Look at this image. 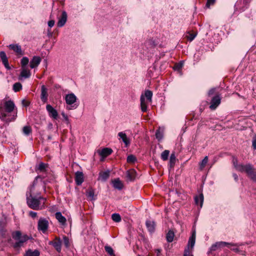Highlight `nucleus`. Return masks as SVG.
Returning a JSON list of instances; mask_svg holds the SVG:
<instances>
[{"mask_svg": "<svg viewBox=\"0 0 256 256\" xmlns=\"http://www.w3.org/2000/svg\"><path fill=\"white\" fill-rule=\"evenodd\" d=\"M14 104L12 100H0V118L6 122H9L16 119V115L10 116L13 112Z\"/></svg>", "mask_w": 256, "mask_h": 256, "instance_id": "obj_1", "label": "nucleus"}, {"mask_svg": "<svg viewBox=\"0 0 256 256\" xmlns=\"http://www.w3.org/2000/svg\"><path fill=\"white\" fill-rule=\"evenodd\" d=\"M232 164L236 170L242 172H245L247 176L253 182H256V169L254 166L250 164H238V159L232 158Z\"/></svg>", "mask_w": 256, "mask_h": 256, "instance_id": "obj_2", "label": "nucleus"}, {"mask_svg": "<svg viewBox=\"0 0 256 256\" xmlns=\"http://www.w3.org/2000/svg\"><path fill=\"white\" fill-rule=\"evenodd\" d=\"M34 186L33 185L30 190L29 194H26L27 204L28 206L34 210H42L44 207V202L46 200L45 198L40 196L36 198L34 196Z\"/></svg>", "mask_w": 256, "mask_h": 256, "instance_id": "obj_3", "label": "nucleus"}, {"mask_svg": "<svg viewBox=\"0 0 256 256\" xmlns=\"http://www.w3.org/2000/svg\"><path fill=\"white\" fill-rule=\"evenodd\" d=\"M12 238L16 241L14 244V247L17 248L22 247L31 238L26 234L22 235L20 231H16L12 234Z\"/></svg>", "mask_w": 256, "mask_h": 256, "instance_id": "obj_4", "label": "nucleus"}, {"mask_svg": "<svg viewBox=\"0 0 256 256\" xmlns=\"http://www.w3.org/2000/svg\"><path fill=\"white\" fill-rule=\"evenodd\" d=\"M152 92L150 90H146L144 92V94H142L140 98V108L142 112L147 111V106L148 103L152 102Z\"/></svg>", "mask_w": 256, "mask_h": 256, "instance_id": "obj_5", "label": "nucleus"}, {"mask_svg": "<svg viewBox=\"0 0 256 256\" xmlns=\"http://www.w3.org/2000/svg\"><path fill=\"white\" fill-rule=\"evenodd\" d=\"M76 100V96L73 93L69 94L66 96V102L67 104L70 106L67 107L68 110L76 109L78 106V104H74Z\"/></svg>", "mask_w": 256, "mask_h": 256, "instance_id": "obj_6", "label": "nucleus"}, {"mask_svg": "<svg viewBox=\"0 0 256 256\" xmlns=\"http://www.w3.org/2000/svg\"><path fill=\"white\" fill-rule=\"evenodd\" d=\"M221 96L220 94H216L214 96L210 102V108L212 110H215L220 104Z\"/></svg>", "mask_w": 256, "mask_h": 256, "instance_id": "obj_7", "label": "nucleus"}, {"mask_svg": "<svg viewBox=\"0 0 256 256\" xmlns=\"http://www.w3.org/2000/svg\"><path fill=\"white\" fill-rule=\"evenodd\" d=\"M38 230L44 233L48 230V222L44 218H41L38 222Z\"/></svg>", "mask_w": 256, "mask_h": 256, "instance_id": "obj_8", "label": "nucleus"}, {"mask_svg": "<svg viewBox=\"0 0 256 256\" xmlns=\"http://www.w3.org/2000/svg\"><path fill=\"white\" fill-rule=\"evenodd\" d=\"M246 0H238L234 5L235 10L242 12L246 8Z\"/></svg>", "mask_w": 256, "mask_h": 256, "instance_id": "obj_9", "label": "nucleus"}, {"mask_svg": "<svg viewBox=\"0 0 256 256\" xmlns=\"http://www.w3.org/2000/svg\"><path fill=\"white\" fill-rule=\"evenodd\" d=\"M46 109L50 117L55 120H56L58 118V112L51 105L47 104L46 106Z\"/></svg>", "mask_w": 256, "mask_h": 256, "instance_id": "obj_10", "label": "nucleus"}, {"mask_svg": "<svg viewBox=\"0 0 256 256\" xmlns=\"http://www.w3.org/2000/svg\"><path fill=\"white\" fill-rule=\"evenodd\" d=\"M0 58L6 68L8 70H10L11 68L9 65L8 59L4 52H0Z\"/></svg>", "mask_w": 256, "mask_h": 256, "instance_id": "obj_11", "label": "nucleus"}, {"mask_svg": "<svg viewBox=\"0 0 256 256\" xmlns=\"http://www.w3.org/2000/svg\"><path fill=\"white\" fill-rule=\"evenodd\" d=\"M67 14L66 12L63 11L62 13L60 16L58 18V20L57 23L58 27H62L66 22L67 20Z\"/></svg>", "mask_w": 256, "mask_h": 256, "instance_id": "obj_12", "label": "nucleus"}, {"mask_svg": "<svg viewBox=\"0 0 256 256\" xmlns=\"http://www.w3.org/2000/svg\"><path fill=\"white\" fill-rule=\"evenodd\" d=\"M75 181L78 186H80L84 181V176L82 172L78 171L75 173Z\"/></svg>", "mask_w": 256, "mask_h": 256, "instance_id": "obj_13", "label": "nucleus"}, {"mask_svg": "<svg viewBox=\"0 0 256 256\" xmlns=\"http://www.w3.org/2000/svg\"><path fill=\"white\" fill-rule=\"evenodd\" d=\"M50 244L52 245L57 252H60L62 250V240L60 238H56L54 242H50Z\"/></svg>", "mask_w": 256, "mask_h": 256, "instance_id": "obj_14", "label": "nucleus"}, {"mask_svg": "<svg viewBox=\"0 0 256 256\" xmlns=\"http://www.w3.org/2000/svg\"><path fill=\"white\" fill-rule=\"evenodd\" d=\"M136 176V172L134 169H131L126 172V177L128 181H133Z\"/></svg>", "mask_w": 256, "mask_h": 256, "instance_id": "obj_15", "label": "nucleus"}, {"mask_svg": "<svg viewBox=\"0 0 256 256\" xmlns=\"http://www.w3.org/2000/svg\"><path fill=\"white\" fill-rule=\"evenodd\" d=\"M8 46L10 49L15 52L18 54H23L21 46L18 44H10Z\"/></svg>", "mask_w": 256, "mask_h": 256, "instance_id": "obj_16", "label": "nucleus"}, {"mask_svg": "<svg viewBox=\"0 0 256 256\" xmlns=\"http://www.w3.org/2000/svg\"><path fill=\"white\" fill-rule=\"evenodd\" d=\"M48 96L47 88L44 85H42L41 87L40 98L44 102H46L48 100Z\"/></svg>", "mask_w": 256, "mask_h": 256, "instance_id": "obj_17", "label": "nucleus"}, {"mask_svg": "<svg viewBox=\"0 0 256 256\" xmlns=\"http://www.w3.org/2000/svg\"><path fill=\"white\" fill-rule=\"evenodd\" d=\"M41 62V58L40 56H34L30 62V67L34 68L38 66Z\"/></svg>", "mask_w": 256, "mask_h": 256, "instance_id": "obj_18", "label": "nucleus"}, {"mask_svg": "<svg viewBox=\"0 0 256 256\" xmlns=\"http://www.w3.org/2000/svg\"><path fill=\"white\" fill-rule=\"evenodd\" d=\"M196 230H194L192 231V234L191 236L189 238L187 248H189L190 247L191 248H194V244H195V242H196Z\"/></svg>", "mask_w": 256, "mask_h": 256, "instance_id": "obj_19", "label": "nucleus"}, {"mask_svg": "<svg viewBox=\"0 0 256 256\" xmlns=\"http://www.w3.org/2000/svg\"><path fill=\"white\" fill-rule=\"evenodd\" d=\"M204 195L202 193L200 194L198 196H196L194 197V202L196 205L200 206V208H202L204 202Z\"/></svg>", "mask_w": 256, "mask_h": 256, "instance_id": "obj_20", "label": "nucleus"}, {"mask_svg": "<svg viewBox=\"0 0 256 256\" xmlns=\"http://www.w3.org/2000/svg\"><path fill=\"white\" fill-rule=\"evenodd\" d=\"M113 186L114 188L118 190H121L123 188L124 185L119 178L114 179L112 181Z\"/></svg>", "mask_w": 256, "mask_h": 256, "instance_id": "obj_21", "label": "nucleus"}, {"mask_svg": "<svg viewBox=\"0 0 256 256\" xmlns=\"http://www.w3.org/2000/svg\"><path fill=\"white\" fill-rule=\"evenodd\" d=\"M56 218L62 225L66 224V218L60 212H56L55 214Z\"/></svg>", "mask_w": 256, "mask_h": 256, "instance_id": "obj_22", "label": "nucleus"}, {"mask_svg": "<svg viewBox=\"0 0 256 256\" xmlns=\"http://www.w3.org/2000/svg\"><path fill=\"white\" fill-rule=\"evenodd\" d=\"M118 136L122 140V142H124L126 146H128L130 144V140L124 132H120L118 134Z\"/></svg>", "mask_w": 256, "mask_h": 256, "instance_id": "obj_23", "label": "nucleus"}, {"mask_svg": "<svg viewBox=\"0 0 256 256\" xmlns=\"http://www.w3.org/2000/svg\"><path fill=\"white\" fill-rule=\"evenodd\" d=\"M146 224V228L150 232H154L155 228V224L154 222L151 220H147Z\"/></svg>", "mask_w": 256, "mask_h": 256, "instance_id": "obj_24", "label": "nucleus"}, {"mask_svg": "<svg viewBox=\"0 0 256 256\" xmlns=\"http://www.w3.org/2000/svg\"><path fill=\"white\" fill-rule=\"evenodd\" d=\"M112 152V150L110 148H103L100 152V155L103 157H106L109 155H110Z\"/></svg>", "mask_w": 256, "mask_h": 256, "instance_id": "obj_25", "label": "nucleus"}, {"mask_svg": "<svg viewBox=\"0 0 256 256\" xmlns=\"http://www.w3.org/2000/svg\"><path fill=\"white\" fill-rule=\"evenodd\" d=\"M20 76L24 78H28L30 76V72L25 68H22Z\"/></svg>", "mask_w": 256, "mask_h": 256, "instance_id": "obj_26", "label": "nucleus"}, {"mask_svg": "<svg viewBox=\"0 0 256 256\" xmlns=\"http://www.w3.org/2000/svg\"><path fill=\"white\" fill-rule=\"evenodd\" d=\"M218 246V248L220 247H224L225 246H227L228 247V246H238L240 244H234V243H228L224 242H216Z\"/></svg>", "mask_w": 256, "mask_h": 256, "instance_id": "obj_27", "label": "nucleus"}, {"mask_svg": "<svg viewBox=\"0 0 256 256\" xmlns=\"http://www.w3.org/2000/svg\"><path fill=\"white\" fill-rule=\"evenodd\" d=\"M208 156H206L201 162L199 164V168L200 170H204L208 162Z\"/></svg>", "mask_w": 256, "mask_h": 256, "instance_id": "obj_28", "label": "nucleus"}, {"mask_svg": "<svg viewBox=\"0 0 256 256\" xmlns=\"http://www.w3.org/2000/svg\"><path fill=\"white\" fill-rule=\"evenodd\" d=\"M109 177V172H103L100 174L98 179L102 181H106Z\"/></svg>", "mask_w": 256, "mask_h": 256, "instance_id": "obj_29", "label": "nucleus"}, {"mask_svg": "<svg viewBox=\"0 0 256 256\" xmlns=\"http://www.w3.org/2000/svg\"><path fill=\"white\" fill-rule=\"evenodd\" d=\"M40 254L38 250H35L32 251L31 250H28L26 252L25 256H39Z\"/></svg>", "mask_w": 256, "mask_h": 256, "instance_id": "obj_30", "label": "nucleus"}, {"mask_svg": "<svg viewBox=\"0 0 256 256\" xmlns=\"http://www.w3.org/2000/svg\"><path fill=\"white\" fill-rule=\"evenodd\" d=\"M174 232L172 230H169L168 232L166 234V240L168 242H171L174 240Z\"/></svg>", "mask_w": 256, "mask_h": 256, "instance_id": "obj_31", "label": "nucleus"}, {"mask_svg": "<svg viewBox=\"0 0 256 256\" xmlns=\"http://www.w3.org/2000/svg\"><path fill=\"white\" fill-rule=\"evenodd\" d=\"M176 161V156L174 153H172L170 158V168L174 166Z\"/></svg>", "mask_w": 256, "mask_h": 256, "instance_id": "obj_32", "label": "nucleus"}, {"mask_svg": "<svg viewBox=\"0 0 256 256\" xmlns=\"http://www.w3.org/2000/svg\"><path fill=\"white\" fill-rule=\"evenodd\" d=\"M54 12H53L50 15V18H51V20H49L48 22V26L50 28H52L54 24H55V21L54 20Z\"/></svg>", "mask_w": 256, "mask_h": 256, "instance_id": "obj_33", "label": "nucleus"}, {"mask_svg": "<svg viewBox=\"0 0 256 256\" xmlns=\"http://www.w3.org/2000/svg\"><path fill=\"white\" fill-rule=\"evenodd\" d=\"M32 132V128L30 126H24L22 128V132L26 136H28Z\"/></svg>", "mask_w": 256, "mask_h": 256, "instance_id": "obj_34", "label": "nucleus"}, {"mask_svg": "<svg viewBox=\"0 0 256 256\" xmlns=\"http://www.w3.org/2000/svg\"><path fill=\"white\" fill-rule=\"evenodd\" d=\"M170 154V151L168 150H164L161 154V158L163 160H166L168 159V156Z\"/></svg>", "mask_w": 256, "mask_h": 256, "instance_id": "obj_35", "label": "nucleus"}, {"mask_svg": "<svg viewBox=\"0 0 256 256\" xmlns=\"http://www.w3.org/2000/svg\"><path fill=\"white\" fill-rule=\"evenodd\" d=\"M22 88V85L20 82H16L13 85V90L15 92L20 91Z\"/></svg>", "mask_w": 256, "mask_h": 256, "instance_id": "obj_36", "label": "nucleus"}, {"mask_svg": "<svg viewBox=\"0 0 256 256\" xmlns=\"http://www.w3.org/2000/svg\"><path fill=\"white\" fill-rule=\"evenodd\" d=\"M112 220L115 222H120L121 220V217L118 214H113L112 215Z\"/></svg>", "mask_w": 256, "mask_h": 256, "instance_id": "obj_37", "label": "nucleus"}, {"mask_svg": "<svg viewBox=\"0 0 256 256\" xmlns=\"http://www.w3.org/2000/svg\"><path fill=\"white\" fill-rule=\"evenodd\" d=\"M136 161V157L132 154L129 155L127 157V162L128 163L133 164V163H134Z\"/></svg>", "mask_w": 256, "mask_h": 256, "instance_id": "obj_38", "label": "nucleus"}, {"mask_svg": "<svg viewBox=\"0 0 256 256\" xmlns=\"http://www.w3.org/2000/svg\"><path fill=\"white\" fill-rule=\"evenodd\" d=\"M237 244H239L240 245L238 246H228V248H230L232 250V251H234V252H236L239 253L241 251L239 249L238 246H242V244H240V243H237Z\"/></svg>", "mask_w": 256, "mask_h": 256, "instance_id": "obj_39", "label": "nucleus"}, {"mask_svg": "<svg viewBox=\"0 0 256 256\" xmlns=\"http://www.w3.org/2000/svg\"><path fill=\"white\" fill-rule=\"evenodd\" d=\"M183 66H184V62L181 61L180 62L174 65V68L176 70L179 71V70H181Z\"/></svg>", "mask_w": 256, "mask_h": 256, "instance_id": "obj_40", "label": "nucleus"}, {"mask_svg": "<svg viewBox=\"0 0 256 256\" xmlns=\"http://www.w3.org/2000/svg\"><path fill=\"white\" fill-rule=\"evenodd\" d=\"M29 60L27 57H23L21 60L22 68H24L28 63Z\"/></svg>", "mask_w": 256, "mask_h": 256, "instance_id": "obj_41", "label": "nucleus"}, {"mask_svg": "<svg viewBox=\"0 0 256 256\" xmlns=\"http://www.w3.org/2000/svg\"><path fill=\"white\" fill-rule=\"evenodd\" d=\"M47 166L46 164L44 162H40L38 166V170L40 172H44Z\"/></svg>", "mask_w": 256, "mask_h": 256, "instance_id": "obj_42", "label": "nucleus"}, {"mask_svg": "<svg viewBox=\"0 0 256 256\" xmlns=\"http://www.w3.org/2000/svg\"><path fill=\"white\" fill-rule=\"evenodd\" d=\"M94 190L92 189L89 190L86 192V196H88V197L90 198V199L92 200H94Z\"/></svg>", "mask_w": 256, "mask_h": 256, "instance_id": "obj_43", "label": "nucleus"}, {"mask_svg": "<svg viewBox=\"0 0 256 256\" xmlns=\"http://www.w3.org/2000/svg\"><path fill=\"white\" fill-rule=\"evenodd\" d=\"M104 249H105L106 252L108 254H109L110 256H114V250H113V249L112 248V247H110V246H104Z\"/></svg>", "mask_w": 256, "mask_h": 256, "instance_id": "obj_44", "label": "nucleus"}, {"mask_svg": "<svg viewBox=\"0 0 256 256\" xmlns=\"http://www.w3.org/2000/svg\"><path fill=\"white\" fill-rule=\"evenodd\" d=\"M63 242L66 248L70 246V240L69 238L66 236H63Z\"/></svg>", "mask_w": 256, "mask_h": 256, "instance_id": "obj_45", "label": "nucleus"}, {"mask_svg": "<svg viewBox=\"0 0 256 256\" xmlns=\"http://www.w3.org/2000/svg\"><path fill=\"white\" fill-rule=\"evenodd\" d=\"M162 133L160 131V130H158L156 132V138L158 140H160L162 139Z\"/></svg>", "mask_w": 256, "mask_h": 256, "instance_id": "obj_46", "label": "nucleus"}, {"mask_svg": "<svg viewBox=\"0 0 256 256\" xmlns=\"http://www.w3.org/2000/svg\"><path fill=\"white\" fill-rule=\"evenodd\" d=\"M196 36V34L190 33H189L186 36L188 40L190 42H192V40H194Z\"/></svg>", "mask_w": 256, "mask_h": 256, "instance_id": "obj_47", "label": "nucleus"}, {"mask_svg": "<svg viewBox=\"0 0 256 256\" xmlns=\"http://www.w3.org/2000/svg\"><path fill=\"white\" fill-rule=\"evenodd\" d=\"M146 44L147 45L151 46H154L157 44L152 39H150L146 41Z\"/></svg>", "mask_w": 256, "mask_h": 256, "instance_id": "obj_48", "label": "nucleus"}, {"mask_svg": "<svg viewBox=\"0 0 256 256\" xmlns=\"http://www.w3.org/2000/svg\"><path fill=\"white\" fill-rule=\"evenodd\" d=\"M184 256H194L190 252L188 248H186L184 250Z\"/></svg>", "mask_w": 256, "mask_h": 256, "instance_id": "obj_49", "label": "nucleus"}, {"mask_svg": "<svg viewBox=\"0 0 256 256\" xmlns=\"http://www.w3.org/2000/svg\"><path fill=\"white\" fill-rule=\"evenodd\" d=\"M252 146L254 150H256V134H254L252 140Z\"/></svg>", "mask_w": 256, "mask_h": 256, "instance_id": "obj_50", "label": "nucleus"}, {"mask_svg": "<svg viewBox=\"0 0 256 256\" xmlns=\"http://www.w3.org/2000/svg\"><path fill=\"white\" fill-rule=\"evenodd\" d=\"M218 244L216 243H215L214 244H212L211 247L210 248V250L212 252V251H215L217 250V248H218Z\"/></svg>", "mask_w": 256, "mask_h": 256, "instance_id": "obj_51", "label": "nucleus"}, {"mask_svg": "<svg viewBox=\"0 0 256 256\" xmlns=\"http://www.w3.org/2000/svg\"><path fill=\"white\" fill-rule=\"evenodd\" d=\"M216 88H212L211 89H210L208 92V96H210L212 95H213L214 94H215L216 92Z\"/></svg>", "mask_w": 256, "mask_h": 256, "instance_id": "obj_52", "label": "nucleus"}, {"mask_svg": "<svg viewBox=\"0 0 256 256\" xmlns=\"http://www.w3.org/2000/svg\"><path fill=\"white\" fill-rule=\"evenodd\" d=\"M215 2V0H207L206 6L209 8L211 5L213 4Z\"/></svg>", "mask_w": 256, "mask_h": 256, "instance_id": "obj_53", "label": "nucleus"}, {"mask_svg": "<svg viewBox=\"0 0 256 256\" xmlns=\"http://www.w3.org/2000/svg\"><path fill=\"white\" fill-rule=\"evenodd\" d=\"M62 117L64 118V120L66 121L67 122V123H68L69 119H68V116L64 112H62Z\"/></svg>", "mask_w": 256, "mask_h": 256, "instance_id": "obj_54", "label": "nucleus"}, {"mask_svg": "<svg viewBox=\"0 0 256 256\" xmlns=\"http://www.w3.org/2000/svg\"><path fill=\"white\" fill-rule=\"evenodd\" d=\"M29 215L32 218H34L37 216V213L36 212L30 211L29 212Z\"/></svg>", "mask_w": 256, "mask_h": 256, "instance_id": "obj_55", "label": "nucleus"}, {"mask_svg": "<svg viewBox=\"0 0 256 256\" xmlns=\"http://www.w3.org/2000/svg\"><path fill=\"white\" fill-rule=\"evenodd\" d=\"M47 36H48V38H50L52 36V32L50 28H49L48 30Z\"/></svg>", "mask_w": 256, "mask_h": 256, "instance_id": "obj_56", "label": "nucleus"}, {"mask_svg": "<svg viewBox=\"0 0 256 256\" xmlns=\"http://www.w3.org/2000/svg\"><path fill=\"white\" fill-rule=\"evenodd\" d=\"M232 176L234 178V180H235L236 182H238V176L235 174V173H234L232 174Z\"/></svg>", "mask_w": 256, "mask_h": 256, "instance_id": "obj_57", "label": "nucleus"}, {"mask_svg": "<svg viewBox=\"0 0 256 256\" xmlns=\"http://www.w3.org/2000/svg\"><path fill=\"white\" fill-rule=\"evenodd\" d=\"M156 252H157V254H158L160 252V250L157 249Z\"/></svg>", "mask_w": 256, "mask_h": 256, "instance_id": "obj_58", "label": "nucleus"}, {"mask_svg": "<svg viewBox=\"0 0 256 256\" xmlns=\"http://www.w3.org/2000/svg\"><path fill=\"white\" fill-rule=\"evenodd\" d=\"M24 100H22V103H23L24 105L25 106H27L28 104H24Z\"/></svg>", "mask_w": 256, "mask_h": 256, "instance_id": "obj_59", "label": "nucleus"}, {"mask_svg": "<svg viewBox=\"0 0 256 256\" xmlns=\"http://www.w3.org/2000/svg\"><path fill=\"white\" fill-rule=\"evenodd\" d=\"M60 12L59 11L56 12V16H58V14H57V13H58V12Z\"/></svg>", "mask_w": 256, "mask_h": 256, "instance_id": "obj_60", "label": "nucleus"}, {"mask_svg": "<svg viewBox=\"0 0 256 256\" xmlns=\"http://www.w3.org/2000/svg\"><path fill=\"white\" fill-rule=\"evenodd\" d=\"M48 139H51V136H48Z\"/></svg>", "mask_w": 256, "mask_h": 256, "instance_id": "obj_61", "label": "nucleus"}, {"mask_svg": "<svg viewBox=\"0 0 256 256\" xmlns=\"http://www.w3.org/2000/svg\"><path fill=\"white\" fill-rule=\"evenodd\" d=\"M212 166V164L210 165V168H211V167Z\"/></svg>", "mask_w": 256, "mask_h": 256, "instance_id": "obj_62", "label": "nucleus"}, {"mask_svg": "<svg viewBox=\"0 0 256 256\" xmlns=\"http://www.w3.org/2000/svg\"><path fill=\"white\" fill-rule=\"evenodd\" d=\"M138 256H140V255H138Z\"/></svg>", "mask_w": 256, "mask_h": 256, "instance_id": "obj_63", "label": "nucleus"}]
</instances>
